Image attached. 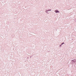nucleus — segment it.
<instances>
[{
  "mask_svg": "<svg viewBox=\"0 0 76 76\" xmlns=\"http://www.w3.org/2000/svg\"><path fill=\"white\" fill-rule=\"evenodd\" d=\"M48 11H51V10L50 9V10H48Z\"/></svg>",
  "mask_w": 76,
  "mask_h": 76,
  "instance_id": "nucleus-4",
  "label": "nucleus"
},
{
  "mask_svg": "<svg viewBox=\"0 0 76 76\" xmlns=\"http://www.w3.org/2000/svg\"><path fill=\"white\" fill-rule=\"evenodd\" d=\"M64 44V43L63 42V43H61V45H63V44Z\"/></svg>",
  "mask_w": 76,
  "mask_h": 76,
  "instance_id": "nucleus-5",
  "label": "nucleus"
},
{
  "mask_svg": "<svg viewBox=\"0 0 76 76\" xmlns=\"http://www.w3.org/2000/svg\"><path fill=\"white\" fill-rule=\"evenodd\" d=\"M72 62H74V63H75L76 62V61L75 60H73V61H72Z\"/></svg>",
  "mask_w": 76,
  "mask_h": 76,
  "instance_id": "nucleus-3",
  "label": "nucleus"
},
{
  "mask_svg": "<svg viewBox=\"0 0 76 76\" xmlns=\"http://www.w3.org/2000/svg\"><path fill=\"white\" fill-rule=\"evenodd\" d=\"M61 45H60V47H61Z\"/></svg>",
  "mask_w": 76,
  "mask_h": 76,
  "instance_id": "nucleus-6",
  "label": "nucleus"
},
{
  "mask_svg": "<svg viewBox=\"0 0 76 76\" xmlns=\"http://www.w3.org/2000/svg\"><path fill=\"white\" fill-rule=\"evenodd\" d=\"M55 12H56V13H60V11H59L58 10H55Z\"/></svg>",
  "mask_w": 76,
  "mask_h": 76,
  "instance_id": "nucleus-1",
  "label": "nucleus"
},
{
  "mask_svg": "<svg viewBox=\"0 0 76 76\" xmlns=\"http://www.w3.org/2000/svg\"><path fill=\"white\" fill-rule=\"evenodd\" d=\"M48 10H46L45 11V12L46 13H48V14L49 13L48 12Z\"/></svg>",
  "mask_w": 76,
  "mask_h": 76,
  "instance_id": "nucleus-2",
  "label": "nucleus"
}]
</instances>
